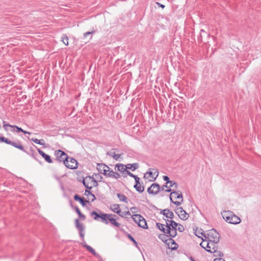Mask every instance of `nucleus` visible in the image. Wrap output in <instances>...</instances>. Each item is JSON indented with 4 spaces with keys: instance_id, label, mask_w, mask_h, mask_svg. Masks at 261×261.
<instances>
[{
    "instance_id": "obj_1",
    "label": "nucleus",
    "mask_w": 261,
    "mask_h": 261,
    "mask_svg": "<svg viewBox=\"0 0 261 261\" xmlns=\"http://www.w3.org/2000/svg\"><path fill=\"white\" fill-rule=\"evenodd\" d=\"M220 239V234L219 233L214 229L209 230L206 235L204 236V238H201L202 242H201L199 245H202L203 241H207V245H209L210 242L217 244L219 242Z\"/></svg>"
},
{
    "instance_id": "obj_2",
    "label": "nucleus",
    "mask_w": 261,
    "mask_h": 261,
    "mask_svg": "<svg viewBox=\"0 0 261 261\" xmlns=\"http://www.w3.org/2000/svg\"><path fill=\"white\" fill-rule=\"evenodd\" d=\"M223 219L228 223L233 224H237L241 222L239 217L235 215L230 211H224L222 213Z\"/></svg>"
},
{
    "instance_id": "obj_3",
    "label": "nucleus",
    "mask_w": 261,
    "mask_h": 261,
    "mask_svg": "<svg viewBox=\"0 0 261 261\" xmlns=\"http://www.w3.org/2000/svg\"><path fill=\"white\" fill-rule=\"evenodd\" d=\"M170 200L176 205L181 204L183 201L182 195L180 191H175L174 189H172V192L170 194Z\"/></svg>"
},
{
    "instance_id": "obj_4",
    "label": "nucleus",
    "mask_w": 261,
    "mask_h": 261,
    "mask_svg": "<svg viewBox=\"0 0 261 261\" xmlns=\"http://www.w3.org/2000/svg\"><path fill=\"white\" fill-rule=\"evenodd\" d=\"M91 216L93 217V219L96 221H99V219H100V221L108 224V220L109 217H111V214H105L99 212V213H97V212L93 211L91 213Z\"/></svg>"
},
{
    "instance_id": "obj_5",
    "label": "nucleus",
    "mask_w": 261,
    "mask_h": 261,
    "mask_svg": "<svg viewBox=\"0 0 261 261\" xmlns=\"http://www.w3.org/2000/svg\"><path fill=\"white\" fill-rule=\"evenodd\" d=\"M159 175V172L155 169H149V171L146 172L144 175V177L148 179L150 181L155 180Z\"/></svg>"
},
{
    "instance_id": "obj_6",
    "label": "nucleus",
    "mask_w": 261,
    "mask_h": 261,
    "mask_svg": "<svg viewBox=\"0 0 261 261\" xmlns=\"http://www.w3.org/2000/svg\"><path fill=\"white\" fill-rule=\"evenodd\" d=\"M83 184L87 189L90 190L92 189V186H95V184H96L97 182L93 177L87 176L84 178Z\"/></svg>"
},
{
    "instance_id": "obj_7",
    "label": "nucleus",
    "mask_w": 261,
    "mask_h": 261,
    "mask_svg": "<svg viewBox=\"0 0 261 261\" xmlns=\"http://www.w3.org/2000/svg\"><path fill=\"white\" fill-rule=\"evenodd\" d=\"M64 165L69 169H75L77 167L78 163L75 159L68 157L67 160L64 161Z\"/></svg>"
},
{
    "instance_id": "obj_8",
    "label": "nucleus",
    "mask_w": 261,
    "mask_h": 261,
    "mask_svg": "<svg viewBox=\"0 0 261 261\" xmlns=\"http://www.w3.org/2000/svg\"><path fill=\"white\" fill-rule=\"evenodd\" d=\"M161 190H162V187H161L159 184L153 183L148 189L147 192L149 194L156 195Z\"/></svg>"
},
{
    "instance_id": "obj_9",
    "label": "nucleus",
    "mask_w": 261,
    "mask_h": 261,
    "mask_svg": "<svg viewBox=\"0 0 261 261\" xmlns=\"http://www.w3.org/2000/svg\"><path fill=\"white\" fill-rule=\"evenodd\" d=\"M55 154L57 156V160L60 162H63L64 164V161H66L68 158L67 154L60 150H56L55 151Z\"/></svg>"
},
{
    "instance_id": "obj_10",
    "label": "nucleus",
    "mask_w": 261,
    "mask_h": 261,
    "mask_svg": "<svg viewBox=\"0 0 261 261\" xmlns=\"http://www.w3.org/2000/svg\"><path fill=\"white\" fill-rule=\"evenodd\" d=\"M175 213L181 219L184 220H187L189 217V214L181 207H177L175 210Z\"/></svg>"
},
{
    "instance_id": "obj_11",
    "label": "nucleus",
    "mask_w": 261,
    "mask_h": 261,
    "mask_svg": "<svg viewBox=\"0 0 261 261\" xmlns=\"http://www.w3.org/2000/svg\"><path fill=\"white\" fill-rule=\"evenodd\" d=\"M3 124H4L3 127L6 130H8L7 127H10L11 128H14V129L12 130V131H16L17 132H21L25 134H29V135L31 134V133L25 131V130H24L21 127H19L18 126H17L16 125H12L10 124H6L5 123V121L3 122Z\"/></svg>"
},
{
    "instance_id": "obj_12",
    "label": "nucleus",
    "mask_w": 261,
    "mask_h": 261,
    "mask_svg": "<svg viewBox=\"0 0 261 261\" xmlns=\"http://www.w3.org/2000/svg\"><path fill=\"white\" fill-rule=\"evenodd\" d=\"M110 209L114 213H117L121 217H123V215H121V211L120 206L118 204H113L110 205Z\"/></svg>"
},
{
    "instance_id": "obj_13",
    "label": "nucleus",
    "mask_w": 261,
    "mask_h": 261,
    "mask_svg": "<svg viewBox=\"0 0 261 261\" xmlns=\"http://www.w3.org/2000/svg\"><path fill=\"white\" fill-rule=\"evenodd\" d=\"M37 151L39 152V153L44 159V160L49 163H52L53 161L50 158V156L45 153L43 151H42L40 149H37Z\"/></svg>"
},
{
    "instance_id": "obj_14",
    "label": "nucleus",
    "mask_w": 261,
    "mask_h": 261,
    "mask_svg": "<svg viewBox=\"0 0 261 261\" xmlns=\"http://www.w3.org/2000/svg\"><path fill=\"white\" fill-rule=\"evenodd\" d=\"M97 169L100 173L104 175L108 169V166L104 164H97Z\"/></svg>"
},
{
    "instance_id": "obj_15",
    "label": "nucleus",
    "mask_w": 261,
    "mask_h": 261,
    "mask_svg": "<svg viewBox=\"0 0 261 261\" xmlns=\"http://www.w3.org/2000/svg\"><path fill=\"white\" fill-rule=\"evenodd\" d=\"M177 229L171 228L169 226H167L166 228V233L169 234L171 237H174L176 235Z\"/></svg>"
},
{
    "instance_id": "obj_16",
    "label": "nucleus",
    "mask_w": 261,
    "mask_h": 261,
    "mask_svg": "<svg viewBox=\"0 0 261 261\" xmlns=\"http://www.w3.org/2000/svg\"><path fill=\"white\" fill-rule=\"evenodd\" d=\"M218 246H214V247L212 248V253H214V256L215 257H220L221 258V257L223 256V253L220 251H218Z\"/></svg>"
},
{
    "instance_id": "obj_17",
    "label": "nucleus",
    "mask_w": 261,
    "mask_h": 261,
    "mask_svg": "<svg viewBox=\"0 0 261 261\" xmlns=\"http://www.w3.org/2000/svg\"><path fill=\"white\" fill-rule=\"evenodd\" d=\"M194 233L199 238L201 239V238H204V236L206 235L204 231L202 229L197 228L194 230Z\"/></svg>"
},
{
    "instance_id": "obj_18",
    "label": "nucleus",
    "mask_w": 261,
    "mask_h": 261,
    "mask_svg": "<svg viewBox=\"0 0 261 261\" xmlns=\"http://www.w3.org/2000/svg\"><path fill=\"white\" fill-rule=\"evenodd\" d=\"M115 170L119 171L121 173L126 170V165L124 166L122 164H117L115 165Z\"/></svg>"
},
{
    "instance_id": "obj_19",
    "label": "nucleus",
    "mask_w": 261,
    "mask_h": 261,
    "mask_svg": "<svg viewBox=\"0 0 261 261\" xmlns=\"http://www.w3.org/2000/svg\"><path fill=\"white\" fill-rule=\"evenodd\" d=\"M9 144L15 147V148H17L22 151H24L23 146L21 145V144L19 142H12V141H10Z\"/></svg>"
},
{
    "instance_id": "obj_20",
    "label": "nucleus",
    "mask_w": 261,
    "mask_h": 261,
    "mask_svg": "<svg viewBox=\"0 0 261 261\" xmlns=\"http://www.w3.org/2000/svg\"><path fill=\"white\" fill-rule=\"evenodd\" d=\"M169 185H168L167 189L166 190V192H169L172 191L170 188H174V190L177 189L178 185L176 182L172 180V183H169Z\"/></svg>"
},
{
    "instance_id": "obj_21",
    "label": "nucleus",
    "mask_w": 261,
    "mask_h": 261,
    "mask_svg": "<svg viewBox=\"0 0 261 261\" xmlns=\"http://www.w3.org/2000/svg\"><path fill=\"white\" fill-rule=\"evenodd\" d=\"M74 199L75 200L79 201L83 205L85 206L87 203H89V201L84 200L83 198L80 197L78 195H75L74 196Z\"/></svg>"
},
{
    "instance_id": "obj_22",
    "label": "nucleus",
    "mask_w": 261,
    "mask_h": 261,
    "mask_svg": "<svg viewBox=\"0 0 261 261\" xmlns=\"http://www.w3.org/2000/svg\"><path fill=\"white\" fill-rule=\"evenodd\" d=\"M163 214L167 218L172 219L173 217V213L168 209H165L163 211Z\"/></svg>"
},
{
    "instance_id": "obj_23",
    "label": "nucleus",
    "mask_w": 261,
    "mask_h": 261,
    "mask_svg": "<svg viewBox=\"0 0 261 261\" xmlns=\"http://www.w3.org/2000/svg\"><path fill=\"white\" fill-rule=\"evenodd\" d=\"M126 170L130 169L134 171L139 168V164L138 163L128 164L126 165Z\"/></svg>"
},
{
    "instance_id": "obj_24",
    "label": "nucleus",
    "mask_w": 261,
    "mask_h": 261,
    "mask_svg": "<svg viewBox=\"0 0 261 261\" xmlns=\"http://www.w3.org/2000/svg\"><path fill=\"white\" fill-rule=\"evenodd\" d=\"M84 247H86L87 249L90 251L93 255H94L96 257H99V255L98 254H97L95 250L92 248L90 246H83Z\"/></svg>"
},
{
    "instance_id": "obj_25",
    "label": "nucleus",
    "mask_w": 261,
    "mask_h": 261,
    "mask_svg": "<svg viewBox=\"0 0 261 261\" xmlns=\"http://www.w3.org/2000/svg\"><path fill=\"white\" fill-rule=\"evenodd\" d=\"M113 215L111 214V217H109V221L112 225L119 227L120 224L116 221L115 219L113 218Z\"/></svg>"
},
{
    "instance_id": "obj_26",
    "label": "nucleus",
    "mask_w": 261,
    "mask_h": 261,
    "mask_svg": "<svg viewBox=\"0 0 261 261\" xmlns=\"http://www.w3.org/2000/svg\"><path fill=\"white\" fill-rule=\"evenodd\" d=\"M31 140L34 142V143L38 144H40L41 145H44L45 144V141L43 139L38 140L36 138H32L31 139Z\"/></svg>"
},
{
    "instance_id": "obj_27",
    "label": "nucleus",
    "mask_w": 261,
    "mask_h": 261,
    "mask_svg": "<svg viewBox=\"0 0 261 261\" xmlns=\"http://www.w3.org/2000/svg\"><path fill=\"white\" fill-rule=\"evenodd\" d=\"M117 196L120 201H123L125 203H127V198L124 195L120 193H118L117 194Z\"/></svg>"
},
{
    "instance_id": "obj_28",
    "label": "nucleus",
    "mask_w": 261,
    "mask_h": 261,
    "mask_svg": "<svg viewBox=\"0 0 261 261\" xmlns=\"http://www.w3.org/2000/svg\"><path fill=\"white\" fill-rule=\"evenodd\" d=\"M132 218L134 220V221L138 224L139 222L140 221L141 219H143V217L141 216L140 215H134L132 216Z\"/></svg>"
},
{
    "instance_id": "obj_29",
    "label": "nucleus",
    "mask_w": 261,
    "mask_h": 261,
    "mask_svg": "<svg viewBox=\"0 0 261 261\" xmlns=\"http://www.w3.org/2000/svg\"><path fill=\"white\" fill-rule=\"evenodd\" d=\"M163 178L165 181H166V185L162 187V190H164V187L167 188L169 183H172V180H170L169 178L166 175L163 176Z\"/></svg>"
},
{
    "instance_id": "obj_30",
    "label": "nucleus",
    "mask_w": 261,
    "mask_h": 261,
    "mask_svg": "<svg viewBox=\"0 0 261 261\" xmlns=\"http://www.w3.org/2000/svg\"><path fill=\"white\" fill-rule=\"evenodd\" d=\"M140 227L145 228L147 227V223L146 222L145 220L143 217V219H141L140 221L139 222L138 224Z\"/></svg>"
},
{
    "instance_id": "obj_31",
    "label": "nucleus",
    "mask_w": 261,
    "mask_h": 261,
    "mask_svg": "<svg viewBox=\"0 0 261 261\" xmlns=\"http://www.w3.org/2000/svg\"><path fill=\"white\" fill-rule=\"evenodd\" d=\"M134 188L139 193H142L144 190V186H141V185L135 184L134 185Z\"/></svg>"
},
{
    "instance_id": "obj_32",
    "label": "nucleus",
    "mask_w": 261,
    "mask_h": 261,
    "mask_svg": "<svg viewBox=\"0 0 261 261\" xmlns=\"http://www.w3.org/2000/svg\"><path fill=\"white\" fill-rule=\"evenodd\" d=\"M168 222H169V224L170 225V227L171 228L177 229V227L178 226L177 223L172 220H170V221H168Z\"/></svg>"
},
{
    "instance_id": "obj_33",
    "label": "nucleus",
    "mask_w": 261,
    "mask_h": 261,
    "mask_svg": "<svg viewBox=\"0 0 261 261\" xmlns=\"http://www.w3.org/2000/svg\"><path fill=\"white\" fill-rule=\"evenodd\" d=\"M107 154L111 156H112L114 159L115 160H118L119 158H120V154H116L115 153V152H109L107 153Z\"/></svg>"
},
{
    "instance_id": "obj_34",
    "label": "nucleus",
    "mask_w": 261,
    "mask_h": 261,
    "mask_svg": "<svg viewBox=\"0 0 261 261\" xmlns=\"http://www.w3.org/2000/svg\"><path fill=\"white\" fill-rule=\"evenodd\" d=\"M107 171L106 173H105V175L109 177H112L113 174H114V171L112 170H110V168L108 166V169H107Z\"/></svg>"
},
{
    "instance_id": "obj_35",
    "label": "nucleus",
    "mask_w": 261,
    "mask_h": 261,
    "mask_svg": "<svg viewBox=\"0 0 261 261\" xmlns=\"http://www.w3.org/2000/svg\"><path fill=\"white\" fill-rule=\"evenodd\" d=\"M156 227L160 230H162L163 232L166 233V228L165 227V224H161L160 223H156Z\"/></svg>"
},
{
    "instance_id": "obj_36",
    "label": "nucleus",
    "mask_w": 261,
    "mask_h": 261,
    "mask_svg": "<svg viewBox=\"0 0 261 261\" xmlns=\"http://www.w3.org/2000/svg\"><path fill=\"white\" fill-rule=\"evenodd\" d=\"M62 40L65 45H68V38L66 35H63L62 36Z\"/></svg>"
},
{
    "instance_id": "obj_37",
    "label": "nucleus",
    "mask_w": 261,
    "mask_h": 261,
    "mask_svg": "<svg viewBox=\"0 0 261 261\" xmlns=\"http://www.w3.org/2000/svg\"><path fill=\"white\" fill-rule=\"evenodd\" d=\"M165 243L166 244V245H170V244L171 245H177V244L172 239L169 238L168 240H166L165 241Z\"/></svg>"
},
{
    "instance_id": "obj_38",
    "label": "nucleus",
    "mask_w": 261,
    "mask_h": 261,
    "mask_svg": "<svg viewBox=\"0 0 261 261\" xmlns=\"http://www.w3.org/2000/svg\"><path fill=\"white\" fill-rule=\"evenodd\" d=\"M75 223H76V227L80 230H82L83 229V225L82 223H80L79 222V221L78 219H76L75 220Z\"/></svg>"
},
{
    "instance_id": "obj_39",
    "label": "nucleus",
    "mask_w": 261,
    "mask_h": 261,
    "mask_svg": "<svg viewBox=\"0 0 261 261\" xmlns=\"http://www.w3.org/2000/svg\"><path fill=\"white\" fill-rule=\"evenodd\" d=\"M75 210L76 212L78 214L79 217L83 219H85V216L81 213L80 209L78 207H76Z\"/></svg>"
},
{
    "instance_id": "obj_40",
    "label": "nucleus",
    "mask_w": 261,
    "mask_h": 261,
    "mask_svg": "<svg viewBox=\"0 0 261 261\" xmlns=\"http://www.w3.org/2000/svg\"><path fill=\"white\" fill-rule=\"evenodd\" d=\"M202 248H204L206 251L212 253V248H211V246H200Z\"/></svg>"
},
{
    "instance_id": "obj_41",
    "label": "nucleus",
    "mask_w": 261,
    "mask_h": 261,
    "mask_svg": "<svg viewBox=\"0 0 261 261\" xmlns=\"http://www.w3.org/2000/svg\"><path fill=\"white\" fill-rule=\"evenodd\" d=\"M0 140L2 142H4L8 144H9V143L10 142V140L4 137H0Z\"/></svg>"
},
{
    "instance_id": "obj_42",
    "label": "nucleus",
    "mask_w": 261,
    "mask_h": 261,
    "mask_svg": "<svg viewBox=\"0 0 261 261\" xmlns=\"http://www.w3.org/2000/svg\"><path fill=\"white\" fill-rule=\"evenodd\" d=\"M89 200L93 201L95 199L96 197L94 194H93L92 193L89 195V196H87Z\"/></svg>"
},
{
    "instance_id": "obj_43",
    "label": "nucleus",
    "mask_w": 261,
    "mask_h": 261,
    "mask_svg": "<svg viewBox=\"0 0 261 261\" xmlns=\"http://www.w3.org/2000/svg\"><path fill=\"white\" fill-rule=\"evenodd\" d=\"M177 229H178L180 232H182L185 230V228L183 225L178 224Z\"/></svg>"
},
{
    "instance_id": "obj_44",
    "label": "nucleus",
    "mask_w": 261,
    "mask_h": 261,
    "mask_svg": "<svg viewBox=\"0 0 261 261\" xmlns=\"http://www.w3.org/2000/svg\"><path fill=\"white\" fill-rule=\"evenodd\" d=\"M95 32V31L94 30H93L91 32H87L86 33H85L84 34V38H86L87 37L88 35H92Z\"/></svg>"
},
{
    "instance_id": "obj_45",
    "label": "nucleus",
    "mask_w": 261,
    "mask_h": 261,
    "mask_svg": "<svg viewBox=\"0 0 261 261\" xmlns=\"http://www.w3.org/2000/svg\"><path fill=\"white\" fill-rule=\"evenodd\" d=\"M120 175L119 173L114 172V174H113L112 178H114L115 179H118V178H120Z\"/></svg>"
},
{
    "instance_id": "obj_46",
    "label": "nucleus",
    "mask_w": 261,
    "mask_h": 261,
    "mask_svg": "<svg viewBox=\"0 0 261 261\" xmlns=\"http://www.w3.org/2000/svg\"><path fill=\"white\" fill-rule=\"evenodd\" d=\"M178 247V246H174L173 247H170V246H168V247L167 248L169 249V250H171L172 251L173 250H176L177 249Z\"/></svg>"
},
{
    "instance_id": "obj_47",
    "label": "nucleus",
    "mask_w": 261,
    "mask_h": 261,
    "mask_svg": "<svg viewBox=\"0 0 261 261\" xmlns=\"http://www.w3.org/2000/svg\"><path fill=\"white\" fill-rule=\"evenodd\" d=\"M136 181V184L141 185L140 183V178L137 176L134 178Z\"/></svg>"
},
{
    "instance_id": "obj_48",
    "label": "nucleus",
    "mask_w": 261,
    "mask_h": 261,
    "mask_svg": "<svg viewBox=\"0 0 261 261\" xmlns=\"http://www.w3.org/2000/svg\"><path fill=\"white\" fill-rule=\"evenodd\" d=\"M121 215H123V217L126 216V215H130V213L129 212H121Z\"/></svg>"
},
{
    "instance_id": "obj_49",
    "label": "nucleus",
    "mask_w": 261,
    "mask_h": 261,
    "mask_svg": "<svg viewBox=\"0 0 261 261\" xmlns=\"http://www.w3.org/2000/svg\"><path fill=\"white\" fill-rule=\"evenodd\" d=\"M127 174H128V175L131 176V177H134V178L137 176V175H134L133 174H132L131 172H130L129 171H128V172H126Z\"/></svg>"
},
{
    "instance_id": "obj_50",
    "label": "nucleus",
    "mask_w": 261,
    "mask_h": 261,
    "mask_svg": "<svg viewBox=\"0 0 261 261\" xmlns=\"http://www.w3.org/2000/svg\"><path fill=\"white\" fill-rule=\"evenodd\" d=\"M137 207H132L130 208L131 212L133 213H135L136 212V210H137Z\"/></svg>"
},
{
    "instance_id": "obj_51",
    "label": "nucleus",
    "mask_w": 261,
    "mask_h": 261,
    "mask_svg": "<svg viewBox=\"0 0 261 261\" xmlns=\"http://www.w3.org/2000/svg\"><path fill=\"white\" fill-rule=\"evenodd\" d=\"M128 171H127V170H126L125 172H123L122 173H121V174H122V176L123 177H127V176L128 175V174H127L126 172H128Z\"/></svg>"
},
{
    "instance_id": "obj_52",
    "label": "nucleus",
    "mask_w": 261,
    "mask_h": 261,
    "mask_svg": "<svg viewBox=\"0 0 261 261\" xmlns=\"http://www.w3.org/2000/svg\"><path fill=\"white\" fill-rule=\"evenodd\" d=\"M91 193L90 192V191H89L88 190H86L85 191V194L86 195V196H89V194H90Z\"/></svg>"
},
{
    "instance_id": "obj_53",
    "label": "nucleus",
    "mask_w": 261,
    "mask_h": 261,
    "mask_svg": "<svg viewBox=\"0 0 261 261\" xmlns=\"http://www.w3.org/2000/svg\"><path fill=\"white\" fill-rule=\"evenodd\" d=\"M214 261H225V260L222 258H218L214 259Z\"/></svg>"
},
{
    "instance_id": "obj_54",
    "label": "nucleus",
    "mask_w": 261,
    "mask_h": 261,
    "mask_svg": "<svg viewBox=\"0 0 261 261\" xmlns=\"http://www.w3.org/2000/svg\"><path fill=\"white\" fill-rule=\"evenodd\" d=\"M156 4L160 6V7L164 8L165 7V6L164 5H162L158 2H156Z\"/></svg>"
},
{
    "instance_id": "obj_55",
    "label": "nucleus",
    "mask_w": 261,
    "mask_h": 261,
    "mask_svg": "<svg viewBox=\"0 0 261 261\" xmlns=\"http://www.w3.org/2000/svg\"><path fill=\"white\" fill-rule=\"evenodd\" d=\"M172 252V250H169V249H168L167 250H166V253L167 255H170V253Z\"/></svg>"
},
{
    "instance_id": "obj_56",
    "label": "nucleus",
    "mask_w": 261,
    "mask_h": 261,
    "mask_svg": "<svg viewBox=\"0 0 261 261\" xmlns=\"http://www.w3.org/2000/svg\"><path fill=\"white\" fill-rule=\"evenodd\" d=\"M168 221H169V220H167V221H166V224H165V228H166V226H169L170 227V225L169 224V222H168Z\"/></svg>"
},
{
    "instance_id": "obj_57",
    "label": "nucleus",
    "mask_w": 261,
    "mask_h": 261,
    "mask_svg": "<svg viewBox=\"0 0 261 261\" xmlns=\"http://www.w3.org/2000/svg\"><path fill=\"white\" fill-rule=\"evenodd\" d=\"M136 248H137L138 249V250H139V251H140L141 252V253L142 254V252L141 251V249H140V248L139 246L137 245V246H136Z\"/></svg>"
},
{
    "instance_id": "obj_58",
    "label": "nucleus",
    "mask_w": 261,
    "mask_h": 261,
    "mask_svg": "<svg viewBox=\"0 0 261 261\" xmlns=\"http://www.w3.org/2000/svg\"><path fill=\"white\" fill-rule=\"evenodd\" d=\"M130 237L132 239V241H133V242L137 245V243H136V241L132 237Z\"/></svg>"
},
{
    "instance_id": "obj_59",
    "label": "nucleus",
    "mask_w": 261,
    "mask_h": 261,
    "mask_svg": "<svg viewBox=\"0 0 261 261\" xmlns=\"http://www.w3.org/2000/svg\"><path fill=\"white\" fill-rule=\"evenodd\" d=\"M189 259H190L191 261H193L194 260V259L193 258V257L192 256H190L189 257Z\"/></svg>"
},
{
    "instance_id": "obj_60",
    "label": "nucleus",
    "mask_w": 261,
    "mask_h": 261,
    "mask_svg": "<svg viewBox=\"0 0 261 261\" xmlns=\"http://www.w3.org/2000/svg\"><path fill=\"white\" fill-rule=\"evenodd\" d=\"M165 234H163L162 236H161V237H164V238H165Z\"/></svg>"
}]
</instances>
